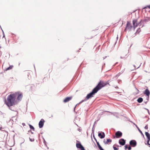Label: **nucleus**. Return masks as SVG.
Returning a JSON list of instances; mask_svg holds the SVG:
<instances>
[{"mask_svg": "<svg viewBox=\"0 0 150 150\" xmlns=\"http://www.w3.org/2000/svg\"><path fill=\"white\" fill-rule=\"evenodd\" d=\"M109 81L104 82L102 81H100L97 85L93 90L92 91L88 94L86 96V100L88 99L93 97V95L96 93L98 90L102 88L105 86L107 85H109Z\"/></svg>", "mask_w": 150, "mask_h": 150, "instance_id": "nucleus-1", "label": "nucleus"}, {"mask_svg": "<svg viewBox=\"0 0 150 150\" xmlns=\"http://www.w3.org/2000/svg\"><path fill=\"white\" fill-rule=\"evenodd\" d=\"M16 99L14 93L11 94L8 96L7 100H5V103L8 107L13 106L15 104Z\"/></svg>", "mask_w": 150, "mask_h": 150, "instance_id": "nucleus-2", "label": "nucleus"}, {"mask_svg": "<svg viewBox=\"0 0 150 150\" xmlns=\"http://www.w3.org/2000/svg\"><path fill=\"white\" fill-rule=\"evenodd\" d=\"M15 96L16 98L17 96V99L18 100H20L23 97V95L20 92H17L14 93Z\"/></svg>", "mask_w": 150, "mask_h": 150, "instance_id": "nucleus-3", "label": "nucleus"}, {"mask_svg": "<svg viewBox=\"0 0 150 150\" xmlns=\"http://www.w3.org/2000/svg\"><path fill=\"white\" fill-rule=\"evenodd\" d=\"M122 133L120 131H117L115 132V136H114L113 137L115 138V137L117 138H119L122 137Z\"/></svg>", "mask_w": 150, "mask_h": 150, "instance_id": "nucleus-4", "label": "nucleus"}, {"mask_svg": "<svg viewBox=\"0 0 150 150\" xmlns=\"http://www.w3.org/2000/svg\"><path fill=\"white\" fill-rule=\"evenodd\" d=\"M137 19H135L133 20V27L134 29H135L136 28L137 26L139 25V23L137 22Z\"/></svg>", "mask_w": 150, "mask_h": 150, "instance_id": "nucleus-5", "label": "nucleus"}, {"mask_svg": "<svg viewBox=\"0 0 150 150\" xmlns=\"http://www.w3.org/2000/svg\"><path fill=\"white\" fill-rule=\"evenodd\" d=\"M132 27L133 26L132 25L130 22L129 21L127 22L125 29L130 30Z\"/></svg>", "mask_w": 150, "mask_h": 150, "instance_id": "nucleus-6", "label": "nucleus"}, {"mask_svg": "<svg viewBox=\"0 0 150 150\" xmlns=\"http://www.w3.org/2000/svg\"><path fill=\"white\" fill-rule=\"evenodd\" d=\"M45 120L43 119H42L39 123V126L40 128H42L44 124Z\"/></svg>", "mask_w": 150, "mask_h": 150, "instance_id": "nucleus-7", "label": "nucleus"}, {"mask_svg": "<svg viewBox=\"0 0 150 150\" xmlns=\"http://www.w3.org/2000/svg\"><path fill=\"white\" fill-rule=\"evenodd\" d=\"M76 146L77 148L80 149L81 150H85L84 147L80 143H76Z\"/></svg>", "mask_w": 150, "mask_h": 150, "instance_id": "nucleus-8", "label": "nucleus"}, {"mask_svg": "<svg viewBox=\"0 0 150 150\" xmlns=\"http://www.w3.org/2000/svg\"><path fill=\"white\" fill-rule=\"evenodd\" d=\"M129 144L131 146L134 147L136 146L137 145V142L135 140H132L130 142Z\"/></svg>", "mask_w": 150, "mask_h": 150, "instance_id": "nucleus-9", "label": "nucleus"}, {"mask_svg": "<svg viewBox=\"0 0 150 150\" xmlns=\"http://www.w3.org/2000/svg\"><path fill=\"white\" fill-rule=\"evenodd\" d=\"M72 98V96H71L69 97H67L64 99L63 100V102L66 103L69 102V101L71 100Z\"/></svg>", "mask_w": 150, "mask_h": 150, "instance_id": "nucleus-10", "label": "nucleus"}, {"mask_svg": "<svg viewBox=\"0 0 150 150\" xmlns=\"http://www.w3.org/2000/svg\"><path fill=\"white\" fill-rule=\"evenodd\" d=\"M119 142L120 144L122 146L125 145V140L123 139H120Z\"/></svg>", "mask_w": 150, "mask_h": 150, "instance_id": "nucleus-11", "label": "nucleus"}, {"mask_svg": "<svg viewBox=\"0 0 150 150\" xmlns=\"http://www.w3.org/2000/svg\"><path fill=\"white\" fill-rule=\"evenodd\" d=\"M145 135L146 136L147 139V144H149V143L150 141V134L147 132H146L145 133Z\"/></svg>", "mask_w": 150, "mask_h": 150, "instance_id": "nucleus-12", "label": "nucleus"}, {"mask_svg": "<svg viewBox=\"0 0 150 150\" xmlns=\"http://www.w3.org/2000/svg\"><path fill=\"white\" fill-rule=\"evenodd\" d=\"M94 139H95V140L96 142V143L97 144V145H98V146L99 149L100 150H104L103 148H102V147L100 145V144L98 142L97 140V139H96L95 138V137L94 136Z\"/></svg>", "mask_w": 150, "mask_h": 150, "instance_id": "nucleus-13", "label": "nucleus"}, {"mask_svg": "<svg viewBox=\"0 0 150 150\" xmlns=\"http://www.w3.org/2000/svg\"><path fill=\"white\" fill-rule=\"evenodd\" d=\"M144 94L148 97L149 96L150 93L148 89H146L145 90V91L144 92Z\"/></svg>", "mask_w": 150, "mask_h": 150, "instance_id": "nucleus-14", "label": "nucleus"}, {"mask_svg": "<svg viewBox=\"0 0 150 150\" xmlns=\"http://www.w3.org/2000/svg\"><path fill=\"white\" fill-rule=\"evenodd\" d=\"M140 66V64L139 62L136 63L134 65L135 69H138Z\"/></svg>", "mask_w": 150, "mask_h": 150, "instance_id": "nucleus-15", "label": "nucleus"}, {"mask_svg": "<svg viewBox=\"0 0 150 150\" xmlns=\"http://www.w3.org/2000/svg\"><path fill=\"white\" fill-rule=\"evenodd\" d=\"M98 136L101 138L103 139L105 137V134L104 132H103L102 134L101 133H99L98 134Z\"/></svg>", "mask_w": 150, "mask_h": 150, "instance_id": "nucleus-16", "label": "nucleus"}, {"mask_svg": "<svg viewBox=\"0 0 150 150\" xmlns=\"http://www.w3.org/2000/svg\"><path fill=\"white\" fill-rule=\"evenodd\" d=\"M112 140L110 139H107V141H106L105 139L103 141V142L105 144H108L109 143L111 142Z\"/></svg>", "mask_w": 150, "mask_h": 150, "instance_id": "nucleus-17", "label": "nucleus"}, {"mask_svg": "<svg viewBox=\"0 0 150 150\" xmlns=\"http://www.w3.org/2000/svg\"><path fill=\"white\" fill-rule=\"evenodd\" d=\"M13 67V65L10 66L8 67L6 69L4 70V71H6L7 70H10L12 69Z\"/></svg>", "mask_w": 150, "mask_h": 150, "instance_id": "nucleus-18", "label": "nucleus"}, {"mask_svg": "<svg viewBox=\"0 0 150 150\" xmlns=\"http://www.w3.org/2000/svg\"><path fill=\"white\" fill-rule=\"evenodd\" d=\"M143 101V99L142 98H139L137 100V101L139 103H141Z\"/></svg>", "mask_w": 150, "mask_h": 150, "instance_id": "nucleus-19", "label": "nucleus"}, {"mask_svg": "<svg viewBox=\"0 0 150 150\" xmlns=\"http://www.w3.org/2000/svg\"><path fill=\"white\" fill-rule=\"evenodd\" d=\"M147 8H148L150 9V5L146 6V7H144V9H146Z\"/></svg>", "mask_w": 150, "mask_h": 150, "instance_id": "nucleus-20", "label": "nucleus"}, {"mask_svg": "<svg viewBox=\"0 0 150 150\" xmlns=\"http://www.w3.org/2000/svg\"><path fill=\"white\" fill-rule=\"evenodd\" d=\"M30 128L31 129H32L33 130H34V127H33V126H32V125H30Z\"/></svg>", "mask_w": 150, "mask_h": 150, "instance_id": "nucleus-21", "label": "nucleus"}, {"mask_svg": "<svg viewBox=\"0 0 150 150\" xmlns=\"http://www.w3.org/2000/svg\"><path fill=\"white\" fill-rule=\"evenodd\" d=\"M138 129L139 130V132H140L141 133V134L143 136H144V134H143V133H142V131L139 129V128H138Z\"/></svg>", "mask_w": 150, "mask_h": 150, "instance_id": "nucleus-22", "label": "nucleus"}, {"mask_svg": "<svg viewBox=\"0 0 150 150\" xmlns=\"http://www.w3.org/2000/svg\"><path fill=\"white\" fill-rule=\"evenodd\" d=\"M113 148L114 150H118L119 149L118 148H117L114 146H113Z\"/></svg>", "mask_w": 150, "mask_h": 150, "instance_id": "nucleus-23", "label": "nucleus"}, {"mask_svg": "<svg viewBox=\"0 0 150 150\" xmlns=\"http://www.w3.org/2000/svg\"><path fill=\"white\" fill-rule=\"evenodd\" d=\"M144 128L145 129H148V126L147 125H146V126H145Z\"/></svg>", "mask_w": 150, "mask_h": 150, "instance_id": "nucleus-24", "label": "nucleus"}, {"mask_svg": "<svg viewBox=\"0 0 150 150\" xmlns=\"http://www.w3.org/2000/svg\"><path fill=\"white\" fill-rule=\"evenodd\" d=\"M127 149L128 150H130L131 149V147L130 146H129Z\"/></svg>", "mask_w": 150, "mask_h": 150, "instance_id": "nucleus-25", "label": "nucleus"}, {"mask_svg": "<svg viewBox=\"0 0 150 150\" xmlns=\"http://www.w3.org/2000/svg\"><path fill=\"white\" fill-rule=\"evenodd\" d=\"M125 149H127L128 148V146L127 145H126L125 146Z\"/></svg>", "mask_w": 150, "mask_h": 150, "instance_id": "nucleus-26", "label": "nucleus"}, {"mask_svg": "<svg viewBox=\"0 0 150 150\" xmlns=\"http://www.w3.org/2000/svg\"><path fill=\"white\" fill-rule=\"evenodd\" d=\"M83 101H83V100H82V101H81V102H80L79 103H78V104H77L76 105H79L80 103H82L83 102Z\"/></svg>", "mask_w": 150, "mask_h": 150, "instance_id": "nucleus-27", "label": "nucleus"}, {"mask_svg": "<svg viewBox=\"0 0 150 150\" xmlns=\"http://www.w3.org/2000/svg\"><path fill=\"white\" fill-rule=\"evenodd\" d=\"M148 20H147V19H145V20H145V21H147V20H149V18H148Z\"/></svg>", "mask_w": 150, "mask_h": 150, "instance_id": "nucleus-28", "label": "nucleus"}, {"mask_svg": "<svg viewBox=\"0 0 150 150\" xmlns=\"http://www.w3.org/2000/svg\"><path fill=\"white\" fill-rule=\"evenodd\" d=\"M149 145V146L150 147V144H149H149H148Z\"/></svg>", "mask_w": 150, "mask_h": 150, "instance_id": "nucleus-29", "label": "nucleus"}, {"mask_svg": "<svg viewBox=\"0 0 150 150\" xmlns=\"http://www.w3.org/2000/svg\"><path fill=\"white\" fill-rule=\"evenodd\" d=\"M30 140L31 141H32V139H30Z\"/></svg>", "mask_w": 150, "mask_h": 150, "instance_id": "nucleus-30", "label": "nucleus"}, {"mask_svg": "<svg viewBox=\"0 0 150 150\" xmlns=\"http://www.w3.org/2000/svg\"><path fill=\"white\" fill-rule=\"evenodd\" d=\"M30 140L31 141H32V139H30Z\"/></svg>", "mask_w": 150, "mask_h": 150, "instance_id": "nucleus-31", "label": "nucleus"}]
</instances>
